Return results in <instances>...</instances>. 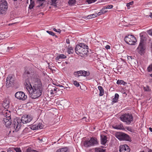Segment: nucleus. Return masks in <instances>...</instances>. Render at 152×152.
Wrapping results in <instances>:
<instances>
[{"label":"nucleus","mask_w":152,"mask_h":152,"mask_svg":"<svg viewBox=\"0 0 152 152\" xmlns=\"http://www.w3.org/2000/svg\"><path fill=\"white\" fill-rule=\"evenodd\" d=\"M26 87L28 91L30 97L32 99H36L40 97L42 94L43 88L40 80L35 79L33 87L29 84L26 83Z\"/></svg>","instance_id":"f257e3e1"},{"label":"nucleus","mask_w":152,"mask_h":152,"mask_svg":"<svg viewBox=\"0 0 152 152\" xmlns=\"http://www.w3.org/2000/svg\"><path fill=\"white\" fill-rule=\"evenodd\" d=\"M75 51L77 54L86 55L88 52V46L83 43H80L76 45Z\"/></svg>","instance_id":"f03ea898"},{"label":"nucleus","mask_w":152,"mask_h":152,"mask_svg":"<svg viewBox=\"0 0 152 152\" xmlns=\"http://www.w3.org/2000/svg\"><path fill=\"white\" fill-rule=\"evenodd\" d=\"M120 119L127 124H129L133 120V117L131 114L125 113L121 115L120 117Z\"/></svg>","instance_id":"7ed1b4c3"},{"label":"nucleus","mask_w":152,"mask_h":152,"mask_svg":"<svg viewBox=\"0 0 152 152\" xmlns=\"http://www.w3.org/2000/svg\"><path fill=\"white\" fill-rule=\"evenodd\" d=\"M8 8L7 2L5 0L0 1V15H6Z\"/></svg>","instance_id":"20e7f679"},{"label":"nucleus","mask_w":152,"mask_h":152,"mask_svg":"<svg viewBox=\"0 0 152 152\" xmlns=\"http://www.w3.org/2000/svg\"><path fill=\"white\" fill-rule=\"evenodd\" d=\"M48 87L50 88L48 90V93L52 95L55 96L59 95L62 93L61 91H60L59 89L53 86L49 85Z\"/></svg>","instance_id":"39448f33"},{"label":"nucleus","mask_w":152,"mask_h":152,"mask_svg":"<svg viewBox=\"0 0 152 152\" xmlns=\"http://www.w3.org/2000/svg\"><path fill=\"white\" fill-rule=\"evenodd\" d=\"M124 40L126 42L130 45H134L137 42V39L132 35H128L125 37Z\"/></svg>","instance_id":"423d86ee"},{"label":"nucleus","mask_w":152,"mask_h":152,"mask_svg":"<svg viewBox=\"0 0 152 152\" xmlns=\"http://www.w3.org/2000/svg\"><path fill=\"white\" fill-rule=\"evenodd\" d=\"M97 143V140L96 138H91L90 140H85L83 143L84 146L87 147L96 144Z\"/></svg>","instance_id":"0eeeda50"},{"label":"nucleus","mask_w":152,"mask_h":152,"mask_svg":"<svg viewBox=\"0 0 152 152\" xmlns=\"http://www.w3.org/2000/svg\"><path fill=\"white\" fill-rule=\"evenodd\" d=\"M115 136L117 138L121 140L129 141L130 140L129 136L128 134L123 133H117Z\"/></svg>","instance_id":"6e6552de"},{"label":"nucleus","mask_w":152,"mask_h":152,"mask_svg":"<svg viewBox=\"0 0 152 152\" xmlns=\"http://www.w3.org/2000/svg\"><path fill=\"white\" fill-rule=\"evenodd\" d=\"M15 80V77L12 75H10L6 78V85L7 87H9L13 85Z\"/></svg>","instance_id":"1a4fd4ad"},{"label":"nucleus","mask_w":152,"mask_h":152,"mask_svg":"<svg viewBox=\"0 0 152 152\" xmlns=\"http://www.w3.org/2000/svg\"><path fill=\"white\" fill-rule=\"evenodd\" d=\"M33 117L31 115H25L21 118V121L23 124H26L32 120Z\"/></svg>","instance_id":"9d476101"},{"label":"nucleus","mask_w":152,"mask_h":152,"mask_svg":"<svg viewBox=\"0 0 152 152\" xmlns=\"http://www.w3.org/2000/svg\"><path fill=\"white\" fill-rule=\"evenodd\" d=\"M16 98L19 100H25L27 98V96L22 91H18L16 92L15 94Z\"/></svg>","instance_id":"9b49d317"},{"label":"nucleus","mask_w":152,"mask_h":152,"mask_svg":"<svg viewBox=\"0 0 152 152\" xmlns=\"http://www.w3.org/2000/svg\"><path fill=\"white\" fill-rule=\"evenodd\" d=\"M145 44L140 43L137 50L139 53L142 55L145 52Z\"/></svg>","instance_id":"f8f14e48"},{"label":"nucleus","mask_w":152,"mask_h":152,"mask_svg":"<svg viewBox=\"0 0 152 152\" xmlns=\"http://www.w3.org/2000/svg\"><path fill=\"white\" fill-rule=\"evenodd\" d=\"M3 123L5 125L6 127H9L11 124L10 118V116H7L6 117L4 118L3 120Z\"/></svg>","instance_id":"ddd939ff"},{"label":"nucleus","mask_w":152,"mask_h":152,"mask_svg":"<svg viewBox=\"0 0 152 152\" xmlns=\"http://www.w3.org/2000/svg\"><path fill=\"white\" fill-rule=\"evenodd\" d=\"M21 126V125L20 121H14L13 126L14 130L13 131V132H14L15 131V132L18 131L20 129Z\"/></svg>","instance_id":"4468645a"},{"label":"nucleus","mask_w":152,"mask_h":152,"mask_svg":"<svg viewBox=\"0 0 152 152\" xmlns=\"http://www.w3.org/2000/svg\"><path fill=\"white\" fill-rule=\"evenodd\" d=\"M119 148L120 152H129L130 151L129 146L126 145H121Z\"/></svg>","instance_id":"2eb2a0df"},{"label":"nucleus","mask_w":152,"mask_h":152,"mask_svg":"<svg viewBox=\"0 0 152 152\" xmlns=\"http://www.w3.org/2000/svg\"><path fill=\"white\" fill-rule=\"evenodd\" d=\"M44 127V125L41 123L36 124L31 126V129L33 130H38L41 129Z\"/></svg>","instance_id":"dca6fc26"},{"label":"nucleus","mask_w":152,"mask_h":152,"mask_svg":"<svg viewBox=\"0 0 152 152\" xmlns=\"http://www.w3.org/2000/svg\"><path fill=\"white\" fill-rule=\"evenodd\" d=\"M8 152H22L20 148H9L8 150Z\"/></svg>","instance_id":"f3484780"},{"label":"nucleus","mask_w":152,"mask_h":152,"mask_svg":"<svg viewBox=\"0 0 152 152\" xmlns=\"http://www.w3.org/2000/svg\"><path fill=\"white\" fill-rule=\"evenodd\" d=\"M81 73V76H87L89 75L90 73L89 71H86L84 70H80Z\"/></svg>","instance_id":"a211bd4d"},{"label":"nucleus","mask_w":152,"mask_h":152,"mask_svg":"<svg viewBox=\"0 0 152 152\" xmlns=\"http://www.w3.org/2000/svg\"><path fill=\"white\" fill-rule=\"evenodd\" d=\"M98 88L99 91V96H102L104 94V90L103 88L101 86H99Z\"/></svg>","instance_id":"6ab92c4d"},{"label":"nucleus","mask_w":152,"mask_h":152,"mask_svg":"<svg viewBox=\"0 0 152 152\" xmlns=\"http://www.w3.org/2000/svg\"><path fill=\"white\" fill-rule=\"evenodd\" d=\"M56 152H68V149L66 147L61 148L57 149Z\"/></svg>","instance_id":"aec40b11"},{"label":"nucleus","mask_w":152,"mask_h":152,"mask_svg":"<svg viewBox=\"0 0 152 152\" xmlns=\"http://www.w3.org/2000/svg\"><path fill=\"white\" fill-rule=\"evenodd\" d=\"M119 97V95L118 94H115V95L114 98L112 99V102L113 103H115L117 102Z\"/></svg>","instance_id":"412c9836"},{"label":"nucleus","mask_w":152,"mask_h":152,"mask_svg":"<svg viewBox=\"0 0 152 152\" xmlns=\"http://www.w3.org/2000/svg\"><path fill=\"white\" fill-rule=\"evenodd\" d=\"M107 137L106 136H101V143L103 145H104L107 142Z\"/></svg>","instance_id":"4be33fe9"},{"label":"nucleus","mask_w":152,"mask_h":152,"mask_svg":"<svg viewBox=\"0 0 152 152\" xmlns=\"http://www.w3.org/2000/svg\"><path fill=\"white\" fill-rule=\"evenodd\" d=\"M145 37L142 35H140V43H142L145 44Z\"/></svg>","instance_id":"5701e85b"},{"label":"nucleus","mask_w":152,"mask_h":152,"mask_svg":"<svg viewBox=\"0 0 152 152\" xmlns=\"http://www.w3.org/2000/svg\"><path fill=\"white\" fill-rule=\"evenodd\" d=\"M95 152H105V150L101 148H96L95 149Z\"/></svg>","instance_id":"b1692460"},{"label":"nucleus","mask_w":152,"mask_h":152,"mask_svg":"<svg viewBox=\"0 0 152 152\" xmlns=\"http://www.w3.org/2000/svg\"><path fill=\"white\" fill-rule=\"evenodd\" d=\"M115 129H124V126L122 124H121L119 125L115 126L114 127Z\"/></svg>","instance_id":"393cba45"},{"label":"nucleus","mask_w":152,"mask_h":152,"mask_svg":"<svg viewBox=\"0 0 152 152\" xmlns=\"http://www.w3.org/2000/svg\"><path fill=\"white\" fill-rule=\"evenodd\" d=\"M66 56H65L64 54H60L58 56H57L56 57V59L58 60L59 59H64L66 58Z\"/></svg>","instance_id":"a878e982"},{"label":"nucleus","mask_w":152,"mask_h":152,"mask_svg":"<svg viewBox=\"0 0 152 152\" xmlns=\"http://www.w3.org/2000/svg\"><path fill=\"white\" fill-rule=\"evenodd\" d=\"M117 83L118 84H122L125 85L126 84V83L125 82L124 80H118L117 82Z\"/></svg>","instance_id":"bb28decb"},{"label":"nucleus","mask_w":152,"mask_h":152,"mask_svg":"<svg viewBox=\"0 0 152 152\" xmlns=\"http://www.w3.org/2000/svg\"><path fill=\"white\" fill-rule=\"evenodd\" d=\"M74 75L75 77H79L81 76L80 71H77L74 72Z\"/></svg>","instance_id":"cd10ccee"},{"label":"nucleus","mask_w":152,"mask_h":152,"mask_svg":"<svg viewBox=\"0 0 152 152\" xmlns=\"http://www.w3.org/2000/svg\"><path fill=\"white\" fill-rule=\"evenodd\" d=\"M96 17V14H92L88 15L87 17V18L88 19H89L92 18H94Z\"/></svg>","instance_id":"c85d7f7f"},{"label":"nucleus","mask_w":152,"mask_h":152,"mask_svg":"<svg viewBox=\"0 0 152 152\" xmlns=\"http://www.w3.org/2000/svg\"><path fill=\"white\" fill-rule=\"evenodd\" d=\"M67 52L69 54L73 53L74 52V50L72 48L70 47L68 49Z\"/></svg>","instance_id":"c756f323"},{"label":"nucleus","mask_w":152,"mask_h":152,"mask_svg":"<svg viewBox=\"0 0 152 152\" xmlns=\"http://www.w3.org/2000/svg\"><path fill=\"white\" fill-rule=\"evenodd\" d=\"M44 2H40V1L39 2L38 1H37V3L38 4L37 5V7H40L41 6H43L44 5Z\"/></svg>","instance_id":"7c9ffc66"},{"label":"nucleus","mask_w":152,"mask_h":152,"mask_svg":"<svg viewBox=\"0 0 152 152\" xmlns=\"http://www.w3.org/2000/svg\"><path fill=\"white\" fill-rule=\"evenodd\" d=\"M75 2V0H69L68 3L70 5H72Z\"/></svg>","instance_id":"2f4dec72"},{"label":"nucleus","mask_w":152,"mask_h":152,"mask_svg":"<svg viewBox=\"0 0 152 152\" xmlns=\"http://www.w3.org/2000/svg\"><path fill=\"white\" fill-rule=\"evenodd\" d=\"M144 89L145 91H150L151 90L148 86H146V87H144Z\"/></svg>","instance_id":"473e14b6"},{"label":"nucleus","mask_w":152,"mask_h":152,"mask_svg":"<svg viewBox=\"0 0 152 152\" xmlns=\"http://www.w3.org/2000/svg\"><path fill=\"white\" fill-rule=\"evenodd\" d=\"M46 32L50 35L53 36H56V35L52 31H47Z\"/></svg>","instance_id":"72a5a7b5"},{"label":"nucleus","mask_w":152,"mask_h":152,"mask_svg":"<svg viewBox=\"0 0 152 152\" xmlns=\"http://www.w3.org/2000/svg\"><path fill=\"white\" fill-rule=\"evenodd\" d=\"M96 0H86V1L88 4H91L92 3L94 2Z\"/></svg>","instance_id":"f704fd0d"},{"label":"nucleus","mask_w":152,"mask_h":152,"mask_svg":"<svg viewBox=\"0 0 152 152\" xmlns=\"http://www.w3.org/2000/svg\"><path fill=\"white\" fill-rule=\"evenodd\" d=\"M73 84L77 87H78L79 86V83L76 81H73Z\"/></svg>","instance_id":"c9c22d12"},{"label":"nucleus","mask_w":152,"mask_h":152,"mask_svg":"<svg viewBox=\"0 0 152 152\" xmlns=\"http://www.w3.org/2000/svg\"><path fill=\"white\" fill-rule=\"evenodd\" d=\"M133 4V2L131 1L127 4L126 6L128 7V9H129L130 7V5H132Z\"/></svg>","instance_id":"e433bc0d"},{"label":"nucleus","mask_w":152,"mask_h":152,"mask_svg":"<svg viewBox=\"0 0 152 152\" xmlns=\"http://www.w3.org/2000/svg\"><path fill=\"white\" fill-rule=\"evenodd\" d=\"M113 7V5H108L104 6V7L106 9H110L112 8Z\"/></svg>","instance_id":"4c0bfd02"},{"label":"nucleus","mask_w":152,"mask_h":152,"mask_svg":"<svg viewBox=\"0 0 152 152\" xmlns=\"http://www.w3.org/2000/svg\"><path fill=\"white\" fill-rule=\"evenodd\" d=\"M148 70L149 72L152 71V64L150 65L148 68Z\"/></svg>","instance_id":"58836bf2"},{"label":"nucleus","mask_w":152,"mask_h":152,"mask_svg":"<svg viewBox=\"0 0 152 152\" xmlns=\"http://www.w3.org/2000/svg\"><path fill=\"white\" fill-rule=\"evenodd\" d=\"M106 9L104 7H103V8H102V9L101 10V11H102L103 14L104 13H105L107 12V10H106Z\"/></svg>","instance_id":"ea45409f"},{"label":"nucleus","mask_w":152,"mask_h":152,"mask_svg":"<svg viewBox=\"0 0 152 152\" xmlns=\"http://www.w3.org/2000/svg\"><path fill=\"white\" fill-rule=\"evenodd\" d=\"M27 152H39L38 151L35 150H32V149H27Z\"/></svg>","instance_id":"a19ab883"},{"label":"nucleus","mask_w":152,"mask_h":152,"mask_svg":"<svg viewBox=\"0 0 152 152\" xmlns=\"http://www.w3.org/2000/svg\"><path fill=\"white\" fill-rule=\"evenodd\" d=\"M28 128H25L23 131V134H24L28 132Z\"/></svg>","instance_id":"79ce46f5"},{"label":"nucleus","mask_w":152,"mask_h":152,"mask_svg":"<svg viewBox=\"0 0 152 152\" xmlns=\"http://www.w3.org/2000/svg\"><path fill=\"white\" fill-rule=\"evenodd\" d=\"M53 30L54 31H55L56 32L60 33L61 32V30L59 29H58V30L56 29V28H53Z\"/></svg>","instance_id":"37998d69"},{"label":"nucleus","mask_w":152,"mask_h":152,"mask_svg":"<svg viewBox=\"0 0 152 152\" xmlns=\"http://www.w3.org/2000/svg\"><path fill=\"white\" fill-rule=\"evenodd\" d=\"M102 14H103V13L102 11H101V10L100 12H99L97 14L96 13V16H97V15L99 16Z\"/></svg>","instance_id":"c03bdc74"},{"label":"nucleus","mask_w":152,"mask_h":152,"mask_svg":"<svg viewBox=\"0 0 152 152\" xmlns=\"http://www.w3.org/2000/svg\"><path fill=\"white\" fill-rule=\"evenodd\" d=\"M148 32L149 35L152 36V28L148 30Z\"/></svg>","instance_id":"a18cd8bd"},{"label":"nucleus","mask_w":152,"mask_h":152,"mask_svg":"<svg viewBox=\"0 0 152 152\" xmlns=\"http://www.w3.org/2000/svg\"><path fill=\"white\" fill-rule=\"evenodd\" d=\"M126 129H127L128 131H130V132H132V129H131V128L130 127H126Z\"/></svg>","instance_id":"49530a36"},{"label":"nucleus","mask_w":152,"mask_h":152,"mask_svg":"<svg viewBox=\"0 0 152 152\" xmlns=\"http://www.w3.org/2000/svg\"><path fill=\"white\" fill-rule=\"evenodd\" d=\"M34 4V3L33 2H32V3L31 4L29 5V8H30V9L34 7V5L33 4Z\"/></svg>","instance_id":"de8ad7c7"},{"label":"nucleus","mask_w":152,"mask_h":152,"mask_svg":"<svg viewBox=\"0 0 152 152\" xmlns=\"http://www.w3.org/2000/svg\"><path fill=\"white\" fill-rule=\"evenodd\" d=\"M82 120L83 121H85L86 122H87L88 121V120L87 119L86 117H83L82 118Z\"/></svg>","instance_id":"09e8293b"},{"label":"nucleus","mask_w":152,"mask_h":152,"mask_svg":"<svg viewBox=\"0 0 152 152\" xmlns=\"http://www.w3.org/2000/svg\"><path fill=\"white\" fill-rule=\"evenodd\" d=\"M127 58L129 60H131L132 59V57L131 56H129Z\"/></svg>","instance_id":"8fccbe9b"},{"label":"nucleus","mask_w":152,"mask_h":152,"mask_svg":"<svg viewBox=\"0 0 152 152\" xmlns=\"http://www.w3.org/2000/svg\"><path fill=\"white\" fill-rule=\"evenodd\" d=\"M106 48L107 49H109L110 48V46L108 45H107L106 46Z\"/></svg>","instance_id":"3c124183"},{"label":"nucleus","mask_w":152,"mask_h":152,"mask_svg":"<svg viewBox=\"0 0 152 152\" xmlns=\"http://www.w3.org/2000/svg\"><path fill=\"white\" fill-rule=\"evenodd\" d=\"M45 0H37V1H38L39 2V1H40V2H44L45 1Z\"/></svg>","instance_id":"603ef678"},{"label":"nucleus","mask_w":152,"mask_h":152,"mask_svg":"<svg viewBox=\"0 0 152 152\" xmlns=\"http://www.w3.org/2000/svg\"><path fill=\"white\" fill-rule=\"evenodd\" d=\"M150 15H149V16H150V17L152 18V13L151 12L150 13Z\"/></svg>","instance_id":"864d4df0"},{"label":"nucleus","mask_w":152,"mask_h":152,"mask_svg":"<svg viewBox=\"0 0 152 152\" xmlns=\"http://www.w3.org/2000/svg\"><path fill=\"white\" fill-rule=\"evenodd\" d=\"M66 43H69V39H66Z\"/></svg>","instance_id":"5fc2aeb1"},{"label":"nucleus","mask_w":152,"mask_h":152,"mask_svg":"<svg viewBox=\"0 0 152 152\" xmlns=\"http://www.w3.org/2000/svg\"><path fill=\"white\" fill-rule=\"evenodd\" d=\"M25 73L27 74H30V72L28 71H26Z\"/></svg>","instance_id":"6e6d98bb"},{"label":"nucleus","mask_w":152,"mask_h":152,"mask_svg":"<svg viewBox=\"0 0 152 152\" xmlns=\"http://www.w3.org/2000/svg\"><path fill=\"white\" fill-rule=\"evenodd\" d=\"M149 129L151 132H152V128L150 127Z\"/></svg>","instance_id":"4d7b16f0"},{"label":"nucleus","mask_w":152,"mask_h":152,"mask_svg":"<svg viewBox=\"0 0 152 152\" xmlns=\"http://www.w3.org/2000/svg\"><path fill=\"white\" fill-rule=\"evenodd\" d=\"M148 152H152V150L151 149H150L148 151Z\"/></svg>","instance_id":"13d9d810"},{"label":"nucleus","mask_w":152,"mask_h":152,"mask_svg":"<svg viewBox=\"0 0 152 152\" xmlns=\"http://www.w3.org/2000/svg\"><path fill=\"white\" fill-rule=\"evenodd\" d=\"M12 47H10V48H10V49H12ZM8 48H9V47H8Z\"/></svg>","instance_id":"bf43d9fd"},{"label":"nucleus","mask_w":152,"mask_h":152,"mask_svg":"<svg viewBox=\"0 0 152 152\" xmlns=\"http://www.w3.org/2000/svg\"><path fill=\"white\" fill-rule=\"evenodd\" d=\"M152 77V74L150 75Z\"/></svg>","instance_id":"052dcab7"},{"label":"nucleus","mask_w":152,"mask_h":152,"mask_svg":"<svg viewBox=\"0 0 152 152\" xmlns=\"http://www.w3.org/2000/svg\"><path fill=\"white\" fill-rule=\"evenodd\" d=\"M13 0L15 1H16L17 0Z\"/></svg>","instance_id":"680f3d73"},{"label":"nucleus","mask_w":152,"mask_h":152,"mask_svg":"<svg viewBox=\"0 0 152 152\" xmlns=\"http://www.w3.org/2000/svg\"><path fill=\"white\" fill-rule=\"evenodd\" d=\"M61 87H63V86H61Z\"/></svg>","instance_id":"e2e57ef3"}]
</instances>
